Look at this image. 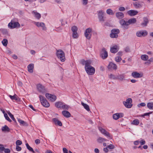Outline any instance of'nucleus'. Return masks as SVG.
I'll return each mask as SVG.
<instances>
[{
    "label": "nucleus",
    "instance_id": "obj_1",
    "mask_svg": "<svg viewBox=\"0 0 153 153\" xmlns=\"http://www.w3.org/2000/svg\"><path fill=\"white\" fill-rule=\"evenodd\" d=\"M85 71L87 74L89 75H93L95 72V68L91 65L89 64L88 66L85 67Z\"/></svg>",
    "mask_w": 153,
    "mask_h": 153
},
{
    "label": "nucleus",
    "instance_id": "obj_2",
    "mask_svg": "<svg viewBox=\"0 0 153 153\" xmlns=\"http://www.w3.org/2000/svg\"><path fill=\"white\" fill-rule=\"evenodd\" d=\"M56 55L58 58L61 62H63L65 60V53L62 50H59L57 51Z\"/></svg>",
    "mask_w": 153,
    "mask_h": 153
},
{
    "label": "nucleus",
    "instance_id": "obj_3",
    "mask_svg": "<svg viewBox=\"0 0 153 153\" xmlns=\"http://www.w3.org/2000/svg\"><path fill=\"white\" fill-rule=\"evenodd\" d=\"M97 13L99 21L100 22H104L105 18L104 16V15L105 14L104 11L102 10H100L97 11Z\"/></svg>",
    "mask_w": 153,
    "mask_h": 153
},
{
    "label": "nucleus",
    "instance_id": "obj_4",
    "mask_svg": "<svg viewBox=\"0 0 153 153\" xmlns=\"http://www.w3.org/2000/svg\"><path fill=\"white\" fill-rule=\"evenodd\" d=\"M39 97L40 100L43 106L46 108H48L50 106L49 103L43 96L40 95Z\"/></svg>",
    "mask_w": 153,
    "mask_h": 153
},
{
    "label": "nucleus",
    "instance_id": "obj_5",
    "mask_svg": "<svg viewBox=\"0 0 153 153\" xmlns=\"http://www.w3.org/2000/svg\"><path fill=\"white\" fill-rule=\"evenodd\" d=\"M132 101V100L131 98H128L127 99L126 101L123 102V104L127 108H130L132 106L131 104Z\"/></svg>",
    "mask_w": 153,
    "mask_h": 153
},
{
    "label": "nucleus",
    "instance_id": "obj_6",
    "mask_svg": "<svg viewBox=\"0 0 153 153\" xmlns=\"http://www.w3.org/2000/svg\"><path fill=\"white\" fill-rule=\"evenodd\" d=\"M110 36L111 38H117L118 36V34L120 32L119 30L117 29H114L111 30Z\"/></svg>",
    "mask_w": 153,
    "mask_h": 153
},
{
    "label": "nucleus",
    "instance_id": "obj_7",
    "mask_svg": "<svg viewBox=\"0 0 153 153\" xmlns=\"http://www.w3.org/2000/svg\"><path fill=\"white\" fill-rule=\"evenodd\" d=\"M8 27L11 29L15 28L17 27H19L20 25L18 22H15L13 20H12L11 22L8 24Z\"/></svg>",
    "mask_w": 153,
    "mask_h": 153
},
{
    "label": "nucleus",
    "instance_id": "obj_8",
    "mask_svg": "<svg viewBox=\"0 0 153 153\" xmlns=\"http://www.w3.org/2000/svg\"><path fill=\"white\" fill-rule=\"evenodd\" d=\"M92 29L91 28L87 29L85 32L84 35L86 38L88 39H90L91 36Z\"/></svg>",
    "mask_w": 153,
    "mask_h": 153
},
{
    "label": "nucleus",
    "instance_id": "obj_9",
    "mask_svg": "<svg viewBox=\"0 0 153 153\" xmlns=\"http://www.w3.org/2000/svg\"><path fill=\"white\" fill-rule=\"evenodd\" d=\"M98 129L105 136L108 137L111 139L112 138V136L110 135L109 133L102 127H98Z\"/></svg>",
    "mask_w": 153,
    "mask_h": 153
},
{
    "label": "nucleus",
    "instance_id": "obj_10",
    "mask_svg": "<svg viewBox=\"0 0 153 153\" xmlns=\"http://www.w3.org/2000/svg\"><path fill=\"white\" fill-rule=\"evenodd\" d=\"M100 56L103 59H105L107 57L108 52L105 48L102 49L100 53Z\"/></svg>",
    "mask_w": 153,
    "mask_h": 153
},
{
    "label": "nucleus",
    "instance_id": "obj_11",
    "mask_svg": "<svg viewBox=\"0 0 153 153\" xmlns=\"http://www.w3.org/2000/svg\"><path fill=\"white\" fill-rule=\"evenodd\" d=\"M37 89L39 92L42 94H43L46 91L44 86L40 84L37 85Z\"/></svg>",
    "mask_w": 153,
    "mask_h": 153
},
{
    "label": "nucleus",
    "instance_id": "obj_12",
    "mask_svg": "<svg viewBox=\"0 0 153 153\" xmlns=\"http://www.w3.org/2000/svg\"><path fill=\"white\" fill-rule=\"evenodd\" d=\"M46 98L51 102L55 101L56 99V97L54 95L51 94L49 93H46L45 94Z\"/></svg>",
    "mask_w": 153,
    "mask_h": 153
},
{
    "label": "nucleus",
    "instance_id": "obj_13",
    "mask_svg": "<svg viewBox=\"0 0 153 153\" xmlns=\"http://www.w3.org/2000/svg\"><path fill=\"white\" fill-rule=\"evenodd\" d=\"M132 76L135 78H139L143 77V74L142 73H139L137 72L134 71L132 73Z\"/></svg>",
    "mask_w": 153,
    "mask_h": 153
},
{
    "label": "nucleus",
    "instance_id": "obj_14",
    "mask_svg": "<svg viewBox=\"0 0 153 153\" xmlns=\"http://www.w3.org/2000/svg\"><path fill=\"white\" fill-rule=\"evenodd\" d=\"M147 32L146 30H140L138 31L136 33V35L137 36L140 37L145 36L147 35Z\"/></svg>",
    "mask_w": 153,
    "mask_h": 153
},
{
    "label": "nucleus",
    "instance_id": "obj_15",
    "mask_svg": "<svg viewBox=\"0 0 153 153\" xmlns=\"http://www.w3.org/2000/svg\"><path fill=\"white\" fill-rule=\"evenodd\" d=\"M120 23L123 28L126 29H127L128 28V21L122 19L120 21Z\"/></svg>",
    "mask_w": 153,
    "mask_h": 153
},
{
    "label": "nucleus",
    "instance_id": "obj_16",
    "mask_svg": "<svg viewBox=\"0 0 153 153\" xmlns=\"http://www.w3.org/2000/svg\"><path fill=\"white\" fill-rule=\"evenodd\" d=\"M34 24L38 27H41L43 30H46V27L45 24L43 22H34Z\"/></svg>",
    "mask_w": 153,
    "mask_h": 153
},
{
    "label": "nucleus",
    "instance_id": "obj_17",
    "mask_svg": "<svg viewBox=\"0 0 153 153\" xmlns=\"http://www.w3.org/2000/svg\"><path fill=\"white\" fill-rule=\"evenodd\" d=\"M123 116V113H116L113 115V118L114 120H117L119 118L122 117Z\"/></svg>",
    "mask_w": 153,
    "mask_h": 153
},
{
    "label": "nucleus",
    "instance_id": "obj_18",
    "mask_svg": "<svg viewBox=\"0 0 153 153\" xmlns=\"http://www.w3.org/2000/svg\"><path fill=\"white\" fill-rule=\"evenodd\" d=\"M108 68L110 70H116L117 69V65L112 62H110L108 66Z\"/></svg>",
    "mask_w": 153,
    "mask_h": 153
},
{
    "label": "nucleus",
    "instance_id": "obj_19",
    "mask_svg": "<svg viewBox=\"0 0 153 153\" xmlns=\"http://www.w3.org/2000/svg\"><path fill=\"white\" fill-rule=\"evenodd\" d=\"M91 61L90 60H85L84 59H82L81 61V63L82 65H85V67L88 66L89 64H91Z\"/></svg>",
    "mask_w": 153,
    "mask_h": 153
},
{
    "label": "nucleus",
    "instance_id": "obj_20",
    "mask_svg": "<svg viewBox=\"0 0 153 153\" xmlns=\"http://www.w3.org/2000/svg\"><path fill=\"white\" fill-rule=\"evenodd\" d=\"M119 50L118 47L117 45H114L111 47V52L113 53H115L118 51Z\"/></svg>",
    "mask_w": 153,
    "mask_h": 153
},
{
    "label": "nucleus",
    "instance_id": "obj_21",
    "mask_svg": "<svg viewBox=\"0 0 153 153\" xmlns=\"http://www.w3.org/2000/svg\"><path fill=\"white\" fill-rule=\"evenodd\" d=\"M53 121L54 122L55 125H58L59 126H62V124L61 122L57 118H53Z\"/></svg>",
    "mask_w": 153,
    "mask_h": 153
},
{
    "label": "nucleus",
    "instance_id": "obj_22",
    "mask_svg": "<svg viewBox=\"0 0 153 153\" xmlns=\"http://www.w3.org/2000/svg\"><path fill=\"white\" fill-rule=\"evenodd\" d=\"M138 13L137 11L133 10H129L127 12L128 14L131 16H135L137 15Z\"/></svg>",
    "mask_w": 153,
    "mask_h": 153
},
{
    "label": "nucleus",
    "instance_id": "obj_23",
    "mask_svg": "<svg viewBox=\"0 0 153 153\" xmlns=\"http://www.w3.org/2000/svg\"><path fill=\"white\" fill-rule=\"evenodd\" d=\"M116 16L119 19H122L124 16V14L122 12H118L116 13Z\"/></svg>",
    "mask_w": 153,
    "mask_h": 153
},
{
    "label": "nucleus",
    "instance_id": "obj_24",
    "mask_svg": "<svg viewBox=\"0 0 153 153\" xmlns=\"http://www.w3.org/2000/svg\"><path fill=\"white\" fill-rule=\"evenodd\" d=\"M149 22V21L147 18L144 17L143 18V22L141 23V25L143 27H145L147 26V24Z\"/></svg>",
    "mask_w": 153,
    "mask_h": 153
},
{
    "label": "nucleus",
    "instance_id": "obj_25",
    "mask_svg": "<svg viewBox=\"0 0 153 153\" xmlns=\"http://www.w3.org/2000/svg\"><path fill=\"white\" fill-rule=\"evenodd\" d=\"M34 65L33 64H29L27 66L28 70L29 72L32 73L33 72V68Z\"/></svg>",
    "mask_w": 153,
    "mask_h": 153
},
{
    "label": "nucleus",
    "instance_id": "obj_26",
    "mask_svg": "<svg viewBox=\"0 0 153 153\" xmlns=\"http://www.w3.org/2000/svg\"><path fill=\"white\" fill-rule=\"evenodd\" d=\"M62 115L65 117L68 118L71 116V114L68 111H63L62 112Z\"/></svg>",
    "mask_w": 153,
    "mask_h": 153
},
{
    "label": "nucleus",
    "instance_id": "obj_27",
    "mask_svg": "<svg viewBox=\"0 0 153 153\" xmlns=\"http://www.w3.org/2000/svg\"><path fill=\"white\" fill-rule=\"evenodd\" d=\"M1 130L4 132H8L10 131V129L7 125H5L2 127Z\"/></svg>",
    "mask_w": 153,
    "mask_h": 153
},
{
    "label": "nucleus",
    "instance_id": "obj_28",
    "mask_svg": "<svg viewBox=\"0 0 153 153\" xmlns=\"http://www.w3.org/2000/svg\"><path fill=\"white\" fill-rule=\"evenodd\" d=\"M32 13L33 14L34 16L38 19H39L41 18V15L40 13L37 12L34 10L32 12Z\"/></svg>",
    "mask_w": 153,
    "mask_h": 153
},
{
    "label": "nucleus",
    "instance_id": "obj_29",
    "mask_svg": "<svg viewBox=\"0 0 153 153\" xmlns=\"http://www.w3.org/2000/svg\"><path fill=\"white\" fill-rule=\"evenodd\" d=\"M136 22V20L135 18L131 19L128 21V25L130 24L135 23Z\"/></svg>",
    "mask_w": 153,
    "mask_h": 153
},
{
    "label": "nucleus",
    "instance_id": "obj_30",
    "mask_svg": "<svg viewBox=\"0 0 153 153\" xmlns=\"http://www.w3.org/2000/svg\"><path fill=\"white\" fill-rule=\"evenodd\" d=\"M63 103L61 102H56L55 103V106L57 108H62Z\"/></svg>",
    "mask_w": 153,
    "mask_h": 153
},
{
    "label": "nucleus",
    "instance_id": "obj_31",
    "mask_svg": "<svg viewBox=\"0 0 153 153\" xmlns=\"http://www.w3.org/2000/svg\"><path fill=\"white\" fill-rule=\"evenodd\" d=\"M82 105L84 107V108L88 111H89L90 109L89 106L86 104L84 103L83 102H81Z\"/></svg>",
    "mask_w": 153,
    "mask_h": 153
},
{
    "label": "nucleus",
    "instance_id": "obj_32",
    "mask_svg": "<svg viewBox=\"0 0 153 153\" xmlns=\"http://www.w3.org/2000/svg\"><path fill=\"white\" fill-rule=\"evenodd\" d=\"M133 5L134 7L137 9L140 8L142 7V5L137 2L134 3Z\"/></svg>",
    "mask_w": 153,
    "mask_h": 153
},
{
    "label": "nucleus",
    "instance_id": "obj_33",
    "mask_svg": "<svg viewBox=\"0 0 153 153\" xmlns=\"http://www.w3.org/2000/svg\"><path fill=\"white\" fill-rule=\"evenodd\" d=\"M141 58L143 60L146 61L148 59L149 56L147 55L143 54L141 55Z\"/></svg>",
    "mask_w": 153,
    "mask_h": 153
},
{
    "label": "nucleus",
    "instance_id": "obj_34",
    "mask_svg": "<svg viewBox=\"0 0 153 153\" xmlns=\"http://www.w3.org/2000/svg\"><path fill=\"white\" fill-rule=\"evenodd\" d=\"M9 97L12 100H18V97L15 94L13 96H11V95H9Z\"/></svg>",
    "mask_w": 153,
    "mask_h": 153
},
{
    "label": "nucleus",
    "instance_id": "obj_35",
    "mask_svg": "<svg viewBox=\"0 0 153 153\" xmlns=\"http://www.w3.org/2000/svg\"><path fill=\"white\" fill-rule=\"evenodd\" d=\"M147 106L149 109L153 110V102H148Z\"/></svg>",
    "mask_w": 153,
    "mask_h": 153
},
{
    "label": "nucleus",
    "instance_id": "obj_36",
    "mask_svg": "<svg viewBox=\"0 0 153 153\" xmlns=\"http://www.w3.org/2000/svg\"><path fill=\"white\" fill-rule=\"evenodd\" d=\"M18 121L21 125L25 126H27V124L24 121L21 120L20 119H18Z\"/></svg>",
    "mask_w": 153,
    "mask_h": 153
},
{
    "label": "nucleus",
    "instance_id": "obj_37",
    "mask_svg": "<svg viewBox=\"0 0 153 153\" xmlns=\"http://www.w3.org/2000/svg\"><path fill=\"white\" fill-rule=\"evenodd\" d=\"M107 140L102 137H100L97 140L98 142L99 143H102V142L106 141Z\"/></svg>",
    "mask_w": 153,
    "mask_h": 153
},
{
    "label": "nucleus",
    "instance_id": "obj_38",
    "mask_svg": "<svg viewBox=\"0 0 153 153\" xmlns=\"http://www.w3.org/2000/svg\"><path fill=\"white\" fill-rule=\"evenodd\" d=\"M139 123L140 122L138 120L136 119L133 120L131 123L134 125H137L139 124Z\"/></svg>",
    "mask_w": 153,
    "mask_h": 153
},
{
    "label": "nucleus",
    "instance_id": "obj_39",
    "mask_svg": "<svg viewBox=\"0 0 153 153\" xmlns=\"http://www.w3.org/2000/svg\"><path fill=\"white\" fill-rule=\"evenodd\" d=\"M26 146L27 147V149L29 150L30 151L32 152L33 153H34L35 152L33 150V149L29 146L28 143H27L26 144Z\"/></svg>",
    "mask_w": 153,
    "mask_h": 153
},
{
    "label": "nucleus",
    "instance_id": "obj_40",
    "mask_svg": "<svg viewBox=\"0 0 153 153\" xmlns=\"http://www.w3.org/2000/svg\"><path fill=\"white\" fill-rule=\"evenodd\" d=\"M69 108V106L68 105L65 104L64 103H63V104L62 106V108L63 109L67 110H68Z\"/></svg>",
    "mask_w": 153,
    "mask_h": 153
},
{
    "label": "nucleus",
    "instance_id": "obj_41",
    "mask_svg": "<svg viewBox=\"0 0 153 153\" xmlns=\"http://www.w3.org/2000/svg\"><path fill=\"white\" fill-rule=\"evenodd\" d=\"M3 112L4 114V117H5L6 119L8 121L11 122V120L8 117L7 114L4 111H3Z\"/></svg>",
    "mask_w": 153,
    "mask_h": 153
},
{
    "label": "nucleus",
    "instance_id": "obj_42",
    "mask_svg": "<svg viewBox=\"0 0 153 153\" xmlns=\"http://www.w3.org/2000/svg\"><path fill=\"white\" fill-rule=\"evenodd\" d=\"M125 77V76L124 75H120L117 77V79H119L121 81H122L124 79Z\"/></svg>",
    "mask_w": 153,
    "mask_h": 153
},
{
    "label": "nucleus",
    "instance_id": "obj_43",
    "mask_svg": "<svg viewBox=\"0 0 153 153\" xmlns=\"http://www.w3.org/2000/svg\"><path fill=\"white\" fill-rule=\"evenodd\" d=\"M2 44L5 46H7L8 43V41L6 39H4L2 41Z\"/></svg>",
    "mask_w": 153,
    "mask_h": 153
},
{
    "label": "nucleus",
    "instance_id": "obj_44",
    "mask_svg": "<svg viewBox=\"0 0 153 153\" xmlns=\"http://www.w3.org/2000/svg\"><path fill=\"white\" fill-rule=\"evenodd\" d=\"M107 13L109 15H112L114 14L113 11L111 9H108L106 10Z\"/></svg>",
    "mask_w": 153,
    "mask_h": 153
},
{
    "label": "nucleus",
    "instance_id": "obj_45",
    "mask_svg": "<svg viewBox=\"0 0 153 153\" xmlns=\"http://www.w3.org/2000/svg\"><path fill=\"white\" fill-rule=\"evenodd\" d=\"M8 114L11 119L14 122H16V120L14 117L13 115L11 114L10 112L8 113Z\"/></svg>",
    "mask_w": 153,
    "mask_h": 153
},
{
    "label": "nucleus",
    "instance_id": "obj_46",
    "mask_svg": "<svg viewBox=\"0 0 153 153\" xmlns=\"http://www.w3.org/2000/svg\"><path fill=\"white\" fill-rule=\"evenodd\" d=\"M77 27L76 26H74L71 27V30L73 32H77Z\"/></svg>",
    "mask_w": 153,
    "mask_h": 153
},
{
    "label": "nucleus",
    "instance_id": "obj_47",
    "mask_svg": "<svg viewBox=\"0 0 153 153\" xmlns=\"http://www.w3.org/2000/svg\"><path fill=\"white\" fill-rule=\"evenodd\" d=\"M72 36L74 38H77L78 37V34L77 32H73Z\"/></svg>",
    "mask_w": 153,
    "mask_h": 153
},
{
    "label": "nucleus",
    "instance_id": "obj_48",
    "mask_svg": "<svg viewBox=\"0 0 153 153\" xmlns=\"http://www.w3.org/2000/svg\"><path fill=\"white\" fill-rule=\"evenodd\" d=\"M121 60V58L120 56H117L115 58V61L117 62H120Z\"/></svg>",
    "mask_w": 153,
    "mask_h": 153
},
{
    "label": "nucleus",
    "instance_id": "obj_49",
    "mask_svg": "<svg viewBox=\"0 0 153 153\" xmlns=\"http://www.w3.org/2000/svg\"><path fill=\"white\" fill-rule=\"evenodd\" d=\"M60 21L61 22V25L62 26H64L65 25V24H67V21H64L63 19H61L60 20Z\"/></svg>",
    "mask_w": 153,
    "mask_h": 153
},
{
    "label": "nucleus",
    "instance_id": "obj_50",
    "mask_svg": "<svg viewBox=\"0 0 153 153\" xmlns=\"http://www.w3.org/2000/svg\"><path fill=\"white\" fill-rule=\"evenodd\" d=\"M22 144V142L19 140H18L16 141V146H19L21 145Z\"/></svg>",
    "mask_w": 153,
    "mask_h": 153
},
{
    "label": "nucleus",
    "instance_id": "obj_51",
    "mask_svg": "<svg viewBox=\"0 0 153 153\" xmlns=\"http://www.w3.org/2000/svg\"><path fill=\"white\" fill-rule=\"evenodd\" d=\"M146 104L144 102H142L138 104L137 105V106L138 107H140V106H145L146 105Z\"/></svg>",
    "mask_w": 153,
    "mask_h": 153
},
{
    "label": "nucleus",
    "instance_id": "obj_52",
    "mask_svg": "<svg viewBox=\"0 0 153 153\" xmlns=\"http://www.w3.org/2000/svg\"><path fill=\"white\" fill-rule=\"evenodd\" d=\"M125 10V8L124 7H120L119 8V10L120 11H123Z\"/></svg>",
    "mask_w": 153,
    "mask_h": 153
},
{
    "label": "nucleus",
    "instance_id": "obj_53",
    "mask_svg": "<svg viewBox=\"0 0 153 153\" xmlns=\"http://www.w3.org/2000/svg\"><path fill=\"white\" fill-rule=\"evenodd\" d=\"M109 77L110 78L113 79H117V77H116L114 75H113L112 74H111L109 75Z\"/></svg>",
    "mask_w": 153,
    "mask_h": 153
},
{
    "label": "nucleus",
    "instance_id": "obj_54",
    "mask_svg": "<svg viewBox=\"0 0 153 153\" xmlns=\"http://www.w3.org/2000/svg\"><path fill=\"white\" fill-rule=\"evenodd\" d=\"M141 145H143L145 144L146 143V142L145 140L143 139L141 140L140 142Z\"/></svg>",
    "mask_w": 153,
    "mask_h": 153
},
{
    "label": "nucleus",
    "instance_id": "obj_55",
    "mask_svg": "<svg viewBox=\"0 0 153 153\" xmlns=\"http://www.w3.org/2000/svg\"><path fill=\"white\" fill-rule=\"evenodd\" d=\"M16 149L17 151H20L22 150V148L19 146H16Z\"/></svg>",
    "mask_w": 153,
    "mask_h": 153
},
{
    "label": "nucleus",
    "instance_id": "obj_56",
    "mask_svg": "<svg viewBox=\"0 0 153 153\" xmlns=\"http://www.w3.org/2000/svg\"><path fill=\"white\" fill-rule=\"evenodd\" d=\"M4 152L5 153H10V149H5L4 150Z\"/></svg>",
    "mask_w": 153,
    "mask_h": 153
},
{
    "label": "nucleus",
    "instance_id": "obj_57",
    "mask_svg": "<svg viewBox=\"0 0 153 153\" xmlns=\"http://www.w3.org/2000/svg\"><path fill=\"white\" fill-rule=\"evenodd\" d=\"M108 147L110 149H113L114 148V145L110 144L108 146Z\"/></svg>",
    "mask_w": 153,
    "mask_h": 153
},
{
    "label": "nucleus",
    "instance_id": "obj_58",
    "mask_svg": "<svg viewBox=\"0 0 153 153\" xmlns=\"http://www.w3.org/2000/svg\"><path fill=\"white\" fill-rule=\"evenodd\" d=\"M83 4L84 5H86L88 2V0H82Z\"/></svg>",
    "mask_w": 153,
    "mask_h": 153
},
{
    "label": "nucleus",
    "instance_id": "obj_59",
    "mask_svg": "<svg viewBox=\"0 0 153 153\" xmlns=\"http://www.w3.org/2000/svg\"><path fill=\"white\" fill-rule=\"evenodd\" d=\"M4 149V148L3 146V145L1 144H0V150L1 151H3Z\"/></svg>",
    "mask_w": 153,
    "mask_h": 153
},
{
    "label": "nucleus",
    "instance_id": "obj_60",
    "mask_svg": "<svg viewBox=\"0 0 153 153\" xmlns=\"http://www.w3.org/2000/svg\"><path fill=\"white\" fill-rule=\"evenodd\" d=\"M63 151L64 153H68V150L65 148H63Z\"/></svg>",
    "mask_w": 153,
    "mask_h": 153
},
{
    "label": "nucleus",
    "instance_id": "obj_61",
    "mask_svg": "<svg viewBox=\"0 0 153 153\" xmlns=\"http://www.w3.org/2000/svg\"><path fill=\"white\" fill-rule=\"evenodd\" d=\"M35 142L36 144H38L40 143V140L39 139H37L35 140Z\"/></svg>",
    "mask_w": 153,
    "mask_h": 153
},
{
    "label": "nucleus",
    "instance_id": "obj_62",
    "mask_svg": "<svg viewBox=\"0 0 153 153\" xmlns=\"http://www.w3.org/2000/svg\"><path fill=\"white\" fill-rule=\"evenodd\" d=\"M17 84L19 86H22V83L20 81H18L17 82Z\"/></svg>",
    "mask_w": 153,
    "mask_h": 153
},
{
    "label": "nucleus",
    "instance_id": "obj_63",
    "mask_svg": "<svg viewBox=\"0 0 153 153\" xmlns=\"http://www.w3.org/2000/svg\"><path fill=\"white\" fill-rule=\"evenodd\" d=\"M125 51L126 52H129L130 51V49L128 47H127L125 48Z\"/></svg>",
    "mask_w": 153,
    "mask_h": 153
},
{
    "label": "nucleus",
    "instance_id": "obj_64",
    "mask_svg": "<svg viewBox=\"0 0 153 153\" xmlns=\"http://www.w3.org/2000/svg\"><path fill=\"white\" fill-rule=\"evenodd\" d=\"M94 151L96 153H99L100 152L99 150L97 148H95L94 149Z\"/></svg>",
    "mask_w": 153,
    "mask_h": 153
}]
</instances>
